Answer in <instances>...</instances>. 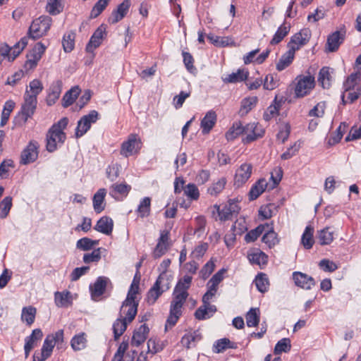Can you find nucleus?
I'll list each match as a JSON object with an SVG mask.
<instances>
[{
  "instance_id": "1",
  "label": "nucleus",
  "mask_w": 361,
  "mask_h": 361,
  "mask_svg": "<svg viewBox=\"0 0 361 361\" xmlns=\"http://www.w3.org/2000/svg\"><path fill=\"white\" fill-rule=\"evenodd\" d=\"M68 124V118L63 117L54 123L47 134V149L49 152L56 151L58 146L63 144L66 135L63 132Z\"/></svg>"
},
{
  "instance_id": "2",
  "label": "nucleus",
  "mask_w": 361,
  "mask_h": 361,
  "mask_svg": "<svg viewBox=\"0 0 361 361\" xmlns=\"http://www.w3.org/2000/svg\"><path fill=\"white\" fill-rule=\"evenodd\" d=\"M138 290L139 280L135 281V279H134L120 310V317L128 320V322H131L134 319L137 312L138 301L135 299Z\"/></svg>"
},
{
  "instance_id": "3",
  "label": "nucleus",
  "mask_w": 361,
  "mask_h": 361,
  "mask_svg": "<svg viewBox=\"0 0 361 361\" xmlns=\"http://www.w3.org/2000/svg\"><path fill=\"white\" fill-rule=\"evenodd\" d=\"M63 342V331L59 330L54 334L48 335L43 343L40 352L36 351L33 355V361H44L49 357L52 353L56 344Z\"/></svg>"
},
{
  "instance_id": "4",
  "label": "nucleus",
  "mask_w": 361,
  "mask_h": 361,
  "mask_svg": "<svg viewBox=\"0 0 361 361\" xmlns=\"http://www.w3.org/2000/svg\"><path fill=\"white\" fill-rule=\"evenodd\" d=\"M170 288V281L167 274L162 272L159 274L153 286L149 290L147 294V302L153 305L165 291Z\"/></svg>"
},
{
  "instance_id": "5",
  "label": "nucleus",
  "mask_w": 361,
  "mask_h": 361,
  "mask_svg": "<svg viewBox=\"0 0 361 361\" xmlns=\"http://www.w3.org/2000/svg\"><path fill=\"white\" fill-rule=\"evenodd\" d=\"M51 25V18L49 16H42L34 20L30 25L27 36L28 39H39L47 34Z\"/></svg>"
},
{
  "instance_id": "6",
  "label": "nucleus",
  "mask_w": 361,
  "mask_h": 361,
  "mask_svg": "<svg viewBox=\"0 0 361 361\" xmlns=\"http://www.w3.org/2000/svg\"><path fill=\"white\" fill-rule=\"evenodd\" d=\"M295 97L302 98L308 95L315 86L314 77L310 75H300L295 78Z\"/></svg>"
},
{
  "instance_id": "7",
  "label": "nucleus",
  "mask_w": 361,
  "mask_h": 361,
  "mask_svg": "<svg viewBox=\"0 0 361 361\" xmlns=\"http://www.w3.org/2000/svg\"><path fill=\"white\" fill-rule=\"evenodd\" d=\"M192 279V276L185 275L178 281L173 290L172 300L182 304L185 302L189 295L188 290L190 287Z\"/></svg>"
},
{
  "instance_id": "8",
  "label": "nucleus",
  "mask_w": 361,
  "mask_h": 361,
  "mask_svg": "<svg viewBox=\"0 0 361 361\" xmlns=\"http://www.w3.org/2000/svg\"><path fill=\"white\" fill-rule=\"evenodd\" d=\"M214 207L218 212L219 219L221 221L231 220L233 218L237 216L238 214L240 207L239 206L238 202L235 200H230L228 202L223 206L221 209L220 206L215 204Z\"/></svg>"
},
{
  "instance_id": "9",
  "label": "nucleus",
  "mask_w": 361,
  "mask_h": 361,
  "mask_svg": "<svg viewBox=\"0 0 361 361\" xmlns=\"http://www.w3.org/2000/svg\"><path fill=\"white\" fill-rule=\"evenodd\" d=\"M23 99L24 102L21 106L20 116L23 123L25 124L28 118H31L35 114L37 104V99L35 97V96H30V92L27 90H26L25 92Z\"/></svg>"
},
{
  "instance_id": "10",
  "label": "nucleus",
  "mask_w": 361,
  "mask_h": 361,
  "mask_svg": "<svg viewBox=\"0 0 361 361\" xmlns=\"http://www.w3.org/2000/svg\"><path fill=\"white\" fill-rule=\"evenodd\" d=\"M99 114L97 111L92 110L88 114L83 116L78 121L75 129V137L83 136L91 128L92 123L98 120Z\"/></svg>"
},
{
  "instance_id": "11",
  "label": "nucleus",
  "mask_w": 361,
  "mask_h": 361,
  "mask_svg": "<svg viewBox=\"0 0 361 361\" xmlns=\"http://www.w3.org/2000/svg\"><path fill=\"white\" fill-rule=\"evenodd\" d=\"M170 247L171 243L169 231L166 230L161 231L157 245L152 252V257L154 259L160 258L161 256L166 254Z\"/></svg>"
},
{
  "instance_id": "12",
  "label": "nucleus",
  "mask_w": 361,
  "mask_h": 361,
  "mask_svg": "<svg viewBox=\"0 0 361 361\" xmlns=\"http://www.w3.org/2000/svg\"><path fill=\"white\" fill-rule=\"evenodd\" d=\"M311 32L310 30L303 29L300 30L290 38V40L288 44V49L293 50V53H295L301 47L304 46L309 42Z\"/></svg>"
},
{
  "instance_id": "13",
  "label": "nucleus",
  "mask_w": 361,
  "mask_h": 361,
  "mask_svg": "<svg viewBox=\"0 0 361 361\" xmlns=\"http://www.w3.org/2000/svg\"><path fill=\"white\" fill-rule=\"evenodd\" d=\"M252 173V165L250 163L242 164L235 171L234 185L240 188L250 178Z\"/></svg>"
},
{
  "instance_id": "14",
  "label": "nucleus",
  "mask_w": 361,
  "mask_h": 361,
  "mask_svg": "<svg viewBox=\"0 0 361 361\" xmlns=\"http://www.w3.org/2000/svg\"><path fill=\"white\" fill-rule=\"evenodd\" d=\"M38 148L37 142L30 141L21 153L20 163L27 164L34 162L38 157Z\"/></svg>"
},
{
  "instance_id": "15",
  "label": "nucleus",
  "mask_w": 361,
  "mask_h": 361,
  "mask_svg": "<svg viewBox=\"0 0 361 361\" xmlns=\"http://www.w3.org/2000/svg\"><path fill=\"white\" fill-rule=\"evenodd\" d=\"M140 141L137 138V135L131 134L128 140L123 142L121 148V154L128 157L136 153L140 148Z\"/></svg>"
},
{
  "instance_id": "16",
  "label": "nucleus",
  "mask_w": 361,
  "mask_h": 361,
  "mask_svg": "<svg viewBox=\"0 0 361 361\" xmlns=\"http://www.w3.org/2000/svg\"><path fill=\"white\" fill-rule=\"evenodd\" d=\"M244 134L246 136L243 141L249 143L262 137L264 134V130L258 123H252L244 126Z\"/></svg>"
},
{
  "instance_id": "17",
  "label": "nucleus",
  "mask_w": 361,
  "mask_h": 361,
  "mask_svg": "<svg viewBox=\"0 0 361 361\" xmlns=\"http://www.w3.org/2000/svg\"><path fill=\"white\" fill-rule=\"evenodd\" d=\"M43 337V333L40 329H35L32 331L30 336L25 338L24 345L25 357H27L30 351L37 346L38 343Z\"/></svg>"
},
{
  "instance_id": "18",
  "label": "nucleus",
  "mask_w": 361,
  "mask_h": 361,
  "mask_svg": "<svg viewBox=\"0 0 361 361\" xmlns=\"http://www.w3.org/2000/svg\"><path fill=\"white\" fill-rule=\"evenodd\" d=\"M293 279L297 286L303 289L310 290L314 285V279L306 274L295 271L293 274Z\"/></svg>"
},
{
  "instance_id": "19",
  "label": "nucleus",
  "mask_w": 361,
  "mask_h": 361,
  "mask_svg": "<svg viewBox=\"0 0 361 361\" xmlns=\"http://www.w3.org/2000/svg\"><path fill=\"white\" fill-rule=\"evenodd\" d=\"M106 28L103 25L99 26L92 35L88 44L86 46L87 52H93V51L99 47L104 37Z\"/></svg>"
},
{
  "instance_id": "20",
  "label": "nucleus",
  "mask_w": 361,
  "mask_h": 361,
  "mask_svg": "<svg viewBox=\"0 0 361 361\" xmlns=\"http://www.w3.org/2000/svg\"><path fill=\"white\" fill-rule=\"evenodd\" d=\"M130 6V1L129 0H124L118 6L117 9L112 12L109 19V23L115 24L121 20L128 13Z\"/></svg>"
},
{
  "instance_id": "21",
  "label": "nucleus",
  "mask_w": 361,
  "mask_h": 361,
  "mask_svg": "<svg viewBox=\"0 0 361 361\" xmlns=\"http://www.w3.org/2000/svg\"><path fill=\"white\" fill-rule=\"evenodd\" d=\"M110 282L109 279L105 276H99L94 282L93 286H90V289L91 295L94 300L100 297L105 291L107 284Z\"/></svg>"
},
{
  "instance_id": "22",
  "label": "nucleus",
  "mask_w": 361,
  "mask_h": 361,
  "mask_svg": "<svg viewBox=\"0 0 361 361\" xmlns=\"http://www.w3.org/2000/svg\"><path fill=\"white\" fill-rule=\"evenodd\" d=\"M345 38V32L336 31L327 38L326 49L330 52L336 51Z\"/></svg>"
},
{
  "instance_id": "23",
  "label": "nucleus",
  "mask_w": 361,
  "mask_h": 361,
  "mask_svg": "<svg viewBox=\"0 0 361 361\" xmlns=\"http://www.w3.org/2000/svg\"><path fill=\"white\" fill-rule=\"evenodd\" d=\"M269 188L270 185L264 178L259 179L250 188L249 192L250 200H256L267 189L271 190Z\"/></svg>"
},
{
  "instance_id": "24",
  "label": "nucleus",
  "mask_w": 361,
  "mask_h": 361,
  "mask_svg": "<svg viewBox=\"0 0 361 361\" xmlns=\"http://www.w3.org/2000/svg\"><path fill=\"white\" fill-rule=\"evenodd\" d=\"M113 228V220L110 217L104 216L97 221L94 228L98 232L109 235L112 233Z\"/></svg>"
},
{
  "instance_id": "25",
  "label": "nucleus",
  "mask_w": 361,
  "mask_h": 361,
  "mask_svg": "<svg viewBox=\"0 0 361 361\" xmlns=\"http://www.w3.org/2000/svg\"><path fill=\"white\" fill-rule=\"evenodd\" d=\"M216 312V307L212 304H204L199 307L195 312L197 319L204 320L210 318Z\"/></svg>"
},
{
  "instance_id": "26",
  "label": "nucleus",
  "mask_w": 361,
  "mask_h": 361,
  "mask_svg": "<svg viewBox=\"0 0 361 361\" xmlns=\"http://www.w3.org/2000/svg\"><path fill=\"white\" fill-rule=\"evenodd\" d=\"M61 87L62 82L61 80H56L51 85L47 97V105L51 106L56 103L60 97Z\"/></svg>"
},
{
  "instance_id": "27",
  "label": "nucleus",
  "mask_w": 361,
  "mask_h": 361,
  "mask_svg": "<svg viewBox=\"0 0 361 361\" xmlns=\"http://www.w3.org/2000/svg\"><path fill=\"white\" fill-rule=\"evenodd\" d=\"M149 331V328L146 324L141 325L135 331L132 337L131 345L133 346H139L144 343L147 339Z\"/></svg>"
},
{
  "instance_id": "28",
  "label": "nucleus",
  "mask_w": 361,
  "mask_h": 361,
  "mask_svg": "<svg viewBox=\"0 0 361 361\" xmlns=\"http://www.w3.org/2000/svg\"><path fill=\"white\" fill-rule=\"evenodd\" d=\"M216 121V114L214 111H209L201 121L203 134H207L212 129Z\"/></svg>"
},
{
  "instance_id": "29",
  "label": "nucleus",
  "mask_w": 361,
  "mask_h": 361,
  "mask_svg": "<svg viewBox=\"0 0 361 361\" xmlns=\"http://www.w3.org/2000/svg\"><path fill=\"white\" fill-rule=\"evenodd\" d=\"M249 261L259 266L265 265L267 263V255L259 249H253L247 254Z\"/></svg>"
},
{
  "instance_id": "30",
  "label": "nucleus",
  "mask_w": 361,
  "mask_h": 361,
  "mask_svg": "<svg viewBox=\"0 0 361 361\" xmlns=\"http://www.w3.org/2000/svg\"><path fill=\"white\" fill-rule=\"evenodd\" d=\"M72 300V295L69 291H57L54 293L55 304L59 307H67L71 305Z\"/></svg>"
},
{
  "instance_id": "31",
  "label": "nucleus",
  "mask_w": 361,
  "mask_h": 361,
  "mask_svg": "<svg viewBox=\"0 0 361 361\" xmlns=\"http://www.w3.org/2000/svg\"><path fill=\"white\" fill-rule=\"evenodd\" d=\"M249 73L245 69H238L237 72L232 73L223 78V81L226 83H236L245 81L248 77Z\"/></svg>"
},
{
  "instance_id": "32",
  "label": "nucleus",
  "mask_w": 361,
  "mask_h": 361,
  "mask_svg": "<svg viewBox=\"0 0 361 361\" xmlns=\"http://www.w3.org/2000/svg\"><path fill=\"white\" fill-rule=\"evenodd\" d=\"M131 190V186L126 183H114L110 187L109 194L111 197L116 199L117 195L126 197Z\"/></svg>"
},
{
  "instance_id": "33",
  "label": "nucleus",
  "mask_w": 361,
  "mask_h": 361,
  "mask_svg": "<svg viewBox=\"0 0 361 361\" xmlns=\"http://www.w3.org/2000/svg\"><path fill=\"white\" fill-rule=\"evenodd\" d=\"M333 69L329 67H323L319 73L318 81L324 89L330 87L332 81Z\"/></svg>"
},
{
  "instance_id": "34",
  "label": "nucleus",
  "mask_w": 361,
  "mask_h": 361,
  "mask_svg": "<svg viewBox=\"0 0 361 361\" xmlns=\"http://www.w3.org/2000/svg\"><path fill=\"white\" fill-rule=\"evenodd\" d=\"M106 190L104 188L99 189L93 197V207L97 213H101L105 208L104 198Z\"/></svg>"
},
{
  "instance_id": "35",
  "label": "nucleus",
  "mask_w": 361,
  "mask_h": 361,
  "mask_svg": "<svg viewBox=\"0 0 361 361\" xmlns=\"http://www.w3.org/2000/svg\"><path fill=\"white\" fill-rule=\"evenodd\" d=\"M295 56V53L293 50H289L281 56L279 62L276 63V68L279 71H282L288 67L293 62Z\"/></svg>"
},
{
  "instance_id": "36",
  "label": "nucleus",
  "mask_w": 361,
  "mask_h": 361,
  "mask_svg": "<svg viewBox=\"0 0 361 361\" xmlns=\"http://www.w3.org/2000/svg\"><path fill=\"white\" fill-rule=\"evenodd\" d=\"M334 231L326 227L317 232V239L322 245H329L334 240Z\"/></svg>"
},
{
  "instance_id": "37",
  "label": "nucleus",
  "mask_w": 361,
  "mask_h": 361,
  "mask_svg": "<svg viewBox=\"0 0 361 361\" xmlns=\"http://www.w3.org/2000/svg\"><path fill=\"white\" fill-rule=\"evenodd\" d=\"M136 212L140 218L149 216L151 212V198L149 197H144L140 202Z\"/></svg>"
},
{
  "instance_id": "38",
  "label": "nucleus",
  "mask_w": 361,
  "mask_h": 361,
  "mask_svg": "<svg viewBox=\"0 0 361 361\" xmlns=\"http://www.w3.org/2000/svg\"><path fill=\"white\" fill-rule=\"evenodd\" d=\"M313 233L314 228L312 226H306L301 238V243L305 249L309 250L312 247L314 243Z\"/></svg>"
},
{
  "instance_id": "39",
  "label": "nucleus",
  "mask_w": 361,
  "mask_h": 361,
  "mask_svg": "<svg viewBox=\"0 0 361 361\" xmlns=\"http://www.w3.org/2000/svg\"><path fill=\"white\" fill-rule=\"evenodd\" d=\"M130 322L128 320L118 317L113 324V331L114 334V339L118 340L119 337L124 333L126 330L128 324Z\"/></svg>"
},
{
  "instance_id": "40",
  "label": "nucleus",
  "mask_w": 361,
  "mask_h": 361,
  "mask_svg": "<svg viewBox=\"0 0 361 361\" xmlns=\"http://www.w3.org/2000/svg\"><path fill=\"white\" fill-rule=\"evenodd\" d=\"M290 25L286 23L282 24L276 30L273 38L270 41L271 45H275L281 42L283 38L288 34Z\"/></svg>"
},
{
  "instance_id": "41",
  "label": "nucleus",
  "mask_w": 361,
  "mask_h": 361,
  "mask_svg": "<svg viewBox=\"0 0 361 361\" xmlns=\"http://www.w3.org/2000/svg\"><path fill=\"white\" fill-rule=\"evenodd\" d=\"M87 345L86 335L80 333L74 336L71 341V345L73 350L78 351L85 348Z\"/></svg>"
},
{
  "instance_id": "42",
  "label": "nucleus",
  "mask_w": 361,
  "mask_h": 361,
  "mask_svg": "<svg viewBox=\"0 0 361 361\" xmlns=\"http://www.w3.org/2000/svg\"><path fill=\"white\" fill-rule=\"evenodd\" d=\"M80 90L78 87H72L63 97L62 102L64 107L71 105L79 95Z\"/></svg>"
},
{
  "instance_id": "43",
  "label": "nucleus",
  "mask_w": 361,
  "mask_h": 361,
  "mask_svg": "<svg viewBox=\"0 0 361 361\" xmlns=\"http://www.w3.org/2000/svg\"><path fill=\"white\" fill-rule=\"evenodd\" d=\"M255 284L259 292H267L269 286V281L267 274L264 273L258 274L255 277Z\"/></svg>"
},
{
  "instance_id": "44",
  "label": "nucleus",
  "mask_w": 361,
  "mask_h": 361,
  "mask_svg": "<svg viewBox=\"0 0 361 361\" xmlns=\"http://www.w3.org/2000/svg\"><path fill=\"white\" fill-rule=\"evenodd\" d=\"M36 312L37 310L35 307L32 306L25 307L22 310L21 319L30 326L35 322Z\"/></svg>"
},
{
  "instance_id": "45",
  "label": "nucleus",
  "mask_w": 361,
  "mask_h": 361,
  "mask_svg": "<svg viewBox=\"0 0 361 361\" xmlns=\"http://www.w3.org/2000/svg\"><path fill=\"white\" fill-rule=\"evenodd\" d=\"M245 319L247 326H257L259 322V310L258 308H251L247 313Z\"/></svg>"
},
{
  "instance_id": "46",
  "label": "nucleus",
  "mask_w": 361,
  "mask_h": 361,
  "mask_svg": "<svg viewBox=\"0 0 361 361\" xmlns=\"http://www.w3.org/2000/svg\"><path fill=\"white\" fill-rule=\"evenodd\" d=\"M361 81V73L355 72L350 74L343 82L345 91H349L353 89Z\"/></svg>"
},
{
  "instance_id": "47",
  "label": "nucleus",
  "mask_w": 361,
  "mask_h": 361,
  "mask_svg": "<svg viewBox=\"0 0 361 361\" xmlns=\"http://www.w3.org/2000/svg\"><path fill=\"white\" fill-rule=\"evenodd\" d=\"M27 43L28 38L27 37H22L20 40L11 49L9 56V61H13L27 46Z\"/></svg>"
},
{
  "instance_id": "48",
  "label": "nucleus",
  "mask_w": 361,
  "mask_h": 361,
  "mask_svg": "<svg viewBox=\"0 0 361 361\" xmlns=\"http://www.w3.org/2000/svg\"><path fill=\"white\" fill-rule=\"evenodd\" d=\"M16 106V103L13 100H8L5 102L4 109L1 113V126H5L8 119L11 113L13 111Z\"/></svg>"
},
{
  "instance_id": "49",
  "label": "nucleus",
  "mask_w": 361,
  "mask_h": 361,
  "mask_svg": "<svg viewBox=\"0 0 361 361\" xmlns=\"http://www.w3.org/2000/svg\"><path fill=\"white\" fill-rule=\"evenodd\" d=\"M243 133H244V126L240 122H235L226 133V137L228 140H233Z\"/></svg>"
},
{
  "instance_id": "50",
  "label": "nucleus",
  "mask_w": 361,
  "mask_h": 361,
  "mask_svg": "<svg viewBox=\"0 0 361 361\" xmlns=\"http://www.w3.org/2000/svg\"><path fill=\"white\" fill-rule=\"evenodd\" d=\"M46 48V46L42 42H37L30 51V53L27 55V57H30V59H35L39 62L42 55L44 54Z\"/></svg>"
},
{
  "instance_id": "51",
  "label": "nucleus",
  "mask_w": 361,
  "mask_h": 361,
  "mask_svg": "<svg viewBox=\"0 0 361 361\" xmlns=\"http://www.w3.org/2000/svg\"><path fill=\"white\" fill-rule=\"evenodd\" d=\"M262 240L269 248L274 247L279 242L277 238V233H275L272 228H270L262 237Z\"/></svg>"
},
{
  "instance_id": "52",
  "label": "nucleus",
  "mask_w": 361,
  "mask_h": 361,
  "mask_svg": "<svg viewBox=\"0 0 361 361\" xmlns=\"http://www.w3.org/2000/svg\"><path fill=\"white\" fill-rule=\"evenodd\" d=\"M257 102V97H251L243 99L241 103V108L240 109V113L241 115L247 114L256 105Z\"/></svg>"
},
{
  "instance_id": "53",
  "label": "nucleus",
  "mask_w": 361,
  "mask_h": 361,
  "mask_svg": "<svg viewBox=\"0 0 361 361\" xmlns=\"http://www.w3.org/2000/svg\"><path fill=\"white\" fill-rule=\"evenodd\" d=\"M265 227L269 228V225L268 224L259 225L255 229L251 230L245 235V240L247 243L254 242L263 233Z\"/></svg>"
},
{
  "instance_id": "54",
  "label": "nucleus",
  "mask_w": 361,
  "mask_h": 361,
  "mask_svg": "<svg viewBox=\"0 0 361 361\" xmlns=\"http://www.w3.org/2000/svg\"><path fill=\"white\" fill-rule=\"evenodd\" d=\"M62 45L66 52L71 51L75 45V33L70 32L63 35Z\"/></svg>"
},
{
  "instance_id": "55",
  "label": "nucleus",
  "mask_w": 361,
  "mask_h": 361,
  "mask_svg": "<svg viewBox=\"0 0 361 361\" xmlns=\"http://www.w3.org/2000/svg\"><path fill=\"white\" fill-rule=\"evenodd\" d=\"M99 240H93L89 238H82L77 241V248L87 251L92 249L95 245H98Z\"/></svg>"
},
{
  "instance_id": "56",
  "label": "nucleus",
  "mask_w": 361,
  "mask_h": 361,
  "mask_svg": "<svg viewBox=\"0 0 361 361\" xmlns=\"http://www.w3.org/2000/svg\"><path fill=\"white\" fill-rule=\"evenodd\" d=\"M274 104H271L264 111L263 117L267 121L276 116L279 114L280 104L276 102V97L274 101Z\"/></svg>"
},
{
  "instance_id": "57",
  "label": "nucleus",
  "mask_w": 361,
  "mask_h": 361,
  "mask_svg": "<svg viewBox=\"0 0 361 361\" xmlns=\"http://www.w3.org/2000/svg\"><path fill=\"white\" fill-rule=\"evenodd\" d=\"M207 39L214 45L218 47H226L231 44L232 40L228 37H219L209 34Z\"/></svg>"
},
{
  "instance_id": "58",
  "label": "nucleus",
  "mask_w": 361,
  "mask_h": 361,
  "mask_svg": "<svg viewBox=\"0 0 361 361\" xmlns=\"http://www.w3.org/2000/svg\"><path fill=\"white\" fill-rule=\"evenodd\" d=\"M228 348H233L231 345V342L228 338H221L217 340L214 344V351L216 353H220L224 352Z\"/></svg>"
},
{
  "instance_id": "59",
  "label": "nucleus",
  "mask_w": 361,
  "mask_h": 361,
  "mask_svg": "<svg viewBox=\"0 0 361 361\" xmlns=\"http://www.w3.org/2000/svg\"><path fill=\"white\" fill-rule=\"evenodd\" d=\"M346 128V125L345 123H341L338 128L336 129L335 134L329 137L328 140V145L329 146H332L339 142L342 139L343 133H345V129Z\"/></svg>"
},
{
  "instance_id": "60",
  "label": "nucleus",
  "mask_w": 361,
  "mask_h": 361,
  "mask_svg": "<svg viewBox=\"0 0 361 361\" xmlns=\"http://www.w3.org/2000/svg\"><path fill=\"white\" fill-rule=\"evenodd\" d=\"M226 184V178L223 177L218 180L216 182L214 183L208 189V192L211 195H217L225 188Z\"/></svg>"
},
{
  "instance_id": "61",
  "label": "nucleus",
  "mask_w": 361,
  "mask_h": 361,
  "mask_svg": "<svg viewBox=\"0 0 361 361\" xmlns=\"http://www.w3.org/2000/svg\"><path fill=\"white\" fill-rule=\"evenodd\" d=\"M43 89L42 82L38 79H34L29 84V90H27L30 92V96H35L37 98Z\"/></svg>"
},
{
  "instance_id": "62",
  "label": "nucleus",
  "mask_w": 361,
  "mask_h": 361,
  "mask_svg": "<svg viewBox=\"0 0 361 361\" xmlns=\"http://www.w3.org/2000/svg\"><path fill=\"white\" fill-rule=\"evenodd\" d=\"M12 207V198L11 197H6L0 202V218H6Z\"/></svg>"
},
{
  "instance_id": "63",
  "label": "nucleus",
  "mask_w": 361,
  "mask_h": 361,
  "mask_svg": "<svg viewBox=\"0 0 361 361\" xmlns=\"http://www.w3.org/2000/svg\"><path fill=\"white\" fill-rule=\"evenodd\" d=\"M183 190L184 194L192 200H197L200 197L199 190L193 183L188 184Z\"/></svg>"
},
{
  "instance_id": "64",
  "label": "nucleus",
  "mask_w": 361,
  "mask_h": 361,
  "mask_svg": "<svg viewBox=\"0 0 361 361\" xmlns=\"http://www.w3.org/2000/svg\"><path fill=\"white\" fill-rule=\"evenodd\" d=\"M291 345H290V341L289 338H282L275 345L274 348V353L275 354H280L282 352H288L290 350Z\"/></svg>"
}]
</instances>
